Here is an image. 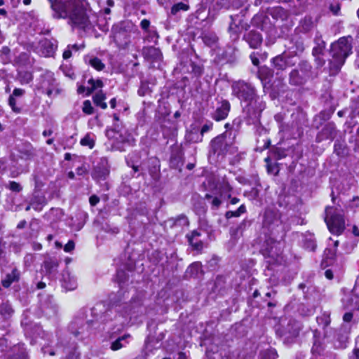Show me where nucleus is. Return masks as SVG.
Listing matches in <instances>:
<instances>
[{
  "instance_id": "1",
  "label": "nucleus",
  "mask_w": 359,
  "mask_h": 359,
  "mask_svg": "<svg viewBox=\"0 0 359 359\" xmlns=\"http://www.w3.org/2000/svg\"><path fill=\"white\" fill-rule=\"evenodd\" d=\"M55 18H68L74 27L90 29L100 26L98 15L86 0H48Z\"/></svg>"
},
{
  "instance_id": "2",
  "label": "nucleus",
  "mask_w": 359,
  "mask_h": 359,
  "mask_svg": "<svg viewBox=\"0 0 359 359\" xmlns=\"http://www.w3.org/2000/svg\"><path fill=\"white\" fill-rule=\"evenodd\" d=\"M232 94L241 102L244 119L248 125H252L257 133L261 134L265 129L261 125L260 117L265 109V103L257 95L255 87L250 83L238 81L232 84Z\"/></svg>"
},
{
  "instance_id": "3",
  "label": "nucleus",
  "mask_w": 359,
  "mask_h": 359,
  "mask_svg": "<svg viewBox=\"0 0 359 359\" xmlns=\"http://www.w3.org/2000/svg\"><path fill=\"white\" fill-rule=\"evenodd\" d=\"M352 41L351 36L341 37L338 41L332 43L330 61V69L335 72L339 71L344 65L346 59L352 53Z\"/></svg>"
},
{
  "instance_id": "4",
  "label": "nucleus",
  "mask_w": 359,
  "mask_h": 359,
  "mask_svg": "<svg viewBox=\"0 0 359 359\" xmlns=\"http://www.w3.org/2000/svg\"><path fill=\"white\" fill-rule=\"evenodd\" d=\"M232 187L229 183L222 179L217 181L214 187L205 195V199L211 205L212 209H218L222 204L223 201L227 198H230V203L235 205L240 201L236 197L231 198V192Z\"/></svg>"
},
{
  "instance_id": "5",
  "label": "nucleus",
  "mask_w": 359,
  "mask_h": 359,
  "mask_svg": "<svg viewBox=\"0 0 359 359\" xmlns=\"http://www.w3.org/2000/svg\"><path fill=\"white\" fill-rule=\"evenodd\" d=\"M312 76V67L311 64L302 60L297 68L292 69L289 75V82L293 86L304 85Z\"/></svg>"
},
{
  "instance_id": "6",
  "label": "nucleus",
  "mask_w": 359,
  "mask_h": 359,
  "mask_svg": "<svg viewBox=\"0 0 359 359\" xmlns=\"http://www.w3.org/2000/svg\"><path fill=\"white\" fill-rule=\"evenodd\" d=\"M325 215V221L330 231L337 235L341 233L345 229L343 215L331 207L326 208Z\"/></svg>"
},
{
  "instance_id": "7",
  "label": "nucleus",
  "mask_w": 359,
  "mask_h": 359,
  "mask_svg": "<svg viewBox=\"0 0 359 359\" xmlns=\"http://www.w3.org/2000/svg\"><path fill=\"white\" fill-rule=\"evenodd\" d=\"M280 243L276 242L271 236H265L263 243L260 246V252L264 257L269 264H273L278 262L281 250Z\"/></svg>"
},
{
  "instance_id": "8",
  "label": "nucleus",
  "mask_w": 359,
  "mask_h": 359,
  "mask_svg": "<svg viewBox=\"0 0 359 359\" xmlns=\"http://www.w3.org/2000/svg\"><path fill=\"white\" fill-rule=\"evenodd\" d=\"M93 321L86 320L83 316L74 318L69 325V332L78 340L89 337Z\"/></svg>"
},
{
  "instance_id": "9",
  "label": "nucleus",
  "mask_w": 359,
  "mask_h": 359,
  "mask_svg": "<svg viewBox=\"0 0 359 359\" xmlns=\"http://www.w3.org/2000/svg\"><path fill=\"white\" fill-rule=\"evenodd\" d=\"M38 88L48 97L57 95L62 92L54 77V74L51 72H46L41 75Z\"/></svg>"
},
{
  "instance_id": "10",
  "label": "nucleus",
  "mask_w": 359,
  "mask_h": 359,
  "mask_svg": "<svg viewBox=\"0 0 359 359\" xmlns=\"http://www.w3.org/2000/svg\"><path fill=\"white\" fill-rule=\"evenodd\" d=\"M344 309L351 311L359 310V286H355L351 290H343L341 299Z\"/></svg>"
},
{
  "instance_id": "11",
  "label": "nucleus",
  "mask_w": 359,
  "mask_h": 359,
  "mask_svg": "<svg viewBox=\"0 0 359 359\" xmlns=\"http://www.w3.org/2000/svg\"><path fill=\"white\" fill-rule=\"evenodd\" d=\"M231 146L230 138L226 134H222L214 138L211 142V149L217 156H223L229 151Z\"/></svg>"
},
{
  "instance_id": "12",
  "label": "nucleus",
  "mask_w": 359,
  "mask_h": 359,
  "mask_svg": "<svg viewBox=\"0 0 359 359\" xmlns=\"http://www.w3.org/2000/svg\"><path fill=\"white\" fill-rule=\"evenodd\" d=\"M39 309L41 312L48 317L55 315L57 306L53 302V297L47 294H39Z\"/></svg>"
},
{
  "instance_id": "13",
  "label": "nucleus",
  "mask_w": 359,
  "mask_h": 359,
  "mask_svg": "<svg viewBox=\"0 0 359 359\" xmlns=\"http://www.w3.org/2000/svg\"><path fill=\"white\" fill-rule=\"evenodd\" d=\"M280 214L278 211L266 210L264 215L263 227L273 231L281 225Z\"/></svg>"
},
{
  "instance_id": "14",
  "label": "nucleus",
  "mask_w": 359,
  "mask_h": 359,
  "mask_svg": "<svg viewBox=\"0 0 359 359\" xmlns=\"http://www.w3.org/2000/svg\"><path fill=\"white\" fill-rule=\"evenodd\" d=\"M57 47V41L55 39H43L39 43L36 52L43 57H52Z\"/></svg>"
},
{
  "instance_id": "15",
  "label": "nucleus",
  "mask_w": 359,
  "mask_h": 359,
  "mask_svg": "<svg viewBox=\"0 0 359 359\" xmlns=\"http://www.w3.org/2000/svg\"><path fill=\"white\" fill-rule=\"evenodd\" d=\"M300 330V326L299 323L297 321H290L287 324V326L283 330L277 328L276 332V334L280 337H284L285 340L288 341L293 340L294 338L297 337L299 335Z\"/></svg>"
},
{
  "instance_id": "16",
  "label": "nucleus",
  "mask_w": 359,
  "mask_h": 359,
  "mask_svg": "<svg viewBox=\"0 0 359 359\" xmlns=\"http://www.w3.org/2000/svg\"><path fill=\"white\" fill-rule=\"evenodd\" d=\"M109 173L108 161L102 158L95 166L92 172V177L97 181L104 180Z\"/></svg>"
},
{
  "instance_id": "17",
  "label": "nucleus",
  "mask_w": 359,
  "mask_h": 359,
  "mask_svg": "<svg viewBox=\"0 0 359 359\" xmlns=\"http://www.w3.org/2000/svg\"><path fill=\"white\" fill-rule=\"evenodd\" d=\"M230 109L231 104L229 102L224 100L218 103V106L212 114V118L217 121L224 120L227 117Z\"/></svg>"
},
{
  "instance_id": "18",
  "label": "nucleus",
  "mask_w": 359,
  "mask_h": 359,
  "mask_svg": "<svg viewBox=\"0 0 359 359\" xmlns=\"http://www.w3.org/2000/svg\"><path fill=\"white\" fill-rule=\"evenodd\" d=\"M243 39L248 43L249 46L251 48H258L263 41V38L260 32L255 30H251L247 32L244 36Z\"/></svg>"
},
{
  "instance_id": "19",
  "label": "nucleus",
  "mask_w": 359,
  "mask_h": 359,
  "mask_svg": "<svg viewBox=\"0 0 359 359\" xmlns=\"http://www.w3.org/2000/svg\"><path fill=\"white\" fill-rule=\"evenodd\" d=\"M316 26V23L311 16H305L302 19L298 26L295 28V32L297 34H309L314 27Z\"/></svg>"
},
{
  "instance_id": "20",
  "label": "nucleus",
  "mask_w": 359,
  "mask_h": 359,
  "mask_svg": "<svg viewBox=\"0 0 359 359\" xmlns=\"http://www.w3.org/2000/svg\"><path fill=\"white\" fill-rule=\"evenodd\" d=\"M201 232L199 230H194L190 234L187 235L189 245L194 250L201 251L203 248V242L200 239Z\"/></svg>"
},
{
  "instance_id": "21",
  "label": "nucleus",
  "mask_w": 359,
  "mask_h": 359,
  "mask_svg": "<svg viewBox=\"0 0 359 359\" xmlns=\"http://www.w3.org/2000/svg\"><path fill=\"white\" fill-rule=\"evenodd\" d=\"M142 54L145 58L152 62H159L163 57L160 49L154 46L144 47Z\"/></svg>"
},
{
  "instance_id": "22",
  "label": "nucleus",
  "mask_w": 359,
  "mask_h": 359,
  "mask_svg": "<svg viewBox=\"0 0 359 359\" xmlns=\"http://www.w3.org/2000/svg\"><path fill=\"white\" fill-rule=\"evenodd\" d=\"M62 285L67 290H73L77 287L76 278L68 270H65L62 274Z\"/></svg>"
},
{
  "instance_id": "23",
  "label": "nucleus",
  "mask_w": 359,
  "mask_h": 359,
  "mask_svg": "<svg viewBox=\"0 0 359 359\" xmlns=\"http://www.w3.org/2000/svg\"><path fill=\"white\" fill-rule=\"evenodd\" d=\"M212 128V124H204L200 131V133L198 131H191L188 135L187 139L189 142H199L203 140V136L204 133L208 132Z\"/></svg>"
},
{
  "instance_id": "24",
  "label": "nucleus",
  "mask_w": 359,
  "mask_h": 359,
  "mask_svg": "<svg viewBox=\"0 0 359 359\" xmlns=\"http://www.w3.org/2000/svg\"><path fill=\"white\" fill-rule=\"evenodd\" d=\"M288 49L290 51L291 55H298L302 53L304 50V44L301 39H292L290 42Z\"/></svg>"
},
{
  "instance_id": "25",
  "label": "nucleus",
  "mask_w": 359,
  "mask_h": 359,
  "mask_svg": "<svg viewBox=\"0 0 359 359\" xmlns=\"http://www.w3.org/2000/svg\"><path fill=\"white\" fill-rule=\"evenodd\" d=\"M20 272L16 268H14L11 273H8L4 279L2 280V285L4 287H8L13 283L19 280Z\"/></svg>"
},
{
  "instance_id": "26",
  "label": "nucleus",
  "mask_w": 359,
  "mask_h": 359,
  "mask_svg": "<svg viewBox=\"0 0 359 359\" xmlns=\"http://www.w3.org/2000/svg\"><path fill=\"white\" fill-rule=\"evenodd\" d=\"M186 276L189 278L198 277L202 273V265L200 262H194L186 270Z\"/></svg>"
},
{
  "instance_id": "27",
  "label": "nucleus",
  "mask_w": 359,
  "mask_h": 359,
  "mask_svg": "<svg viewBox=\"0 0 359 359\" xmlns=\"http://www.w3.org/2000/svg\"><path fill=\"white\" fill-rule=\"evenodd\" d=\"M271 62L273 67L277 70L283 71L288 66L287 61L283 54L278 55L272 58Z\"/></svg>"
},
{
  "instance_id": "28",
  "label": "nucleus",
  "mask_w": 359,
  "mask_h": 359,
  "mask_svg": "<svg viewBox=\"0 0 359 359\" xmlns=\"http://www.w3.org/2000/svg\"><path fill=\"white\" fill-rule=\"evenodd\" d=\"M141 306L142 300L140 299H133L130 304L125 303L123 305V308L125 309L124 313L127 315L135 313L136 312L135 309L138 310Z\"/></svg>"
},
{
  "instance_id": "29",
  "label": "nucleus",
  "mask_w": 359,
  "mask_h": 359,
  "mask_svg": "<svg viewBox=\"0 0 359 359\" xmlns=\"http://www.w3.org/2000/svg\"><path fill=\"white\" fill-rule=\"evenodd\" d=\"M59 263L55 258H48L43 262V268L50 274L56 272Z\"/></svg>"
},
{
  "instance_id": "30",
  "label": "nucleus",
  "mask_w": 359,
  "mask_h": 359,
  "mask_svg": "<svg viewBox=\"0 0 359 359\" xmlns=\"http://www.w3.org/2000/svg\"><path fill=\"white\" fill-rule=\"evenodd\" d=\"M130 335L129 334H124L122 337H118L114 341H113L111 344V349L112 351H118L121 348L126 346L128 344L127 339L130 338Z\"/></svg>"
},
{
  "instance_id": "31",
  "label": "nucleus",
  "mask_w": 359,
  "mask_h": 359,
  "mask_svg": "<svg viewBox=\"0 0 359 359\" xmlns=\"http://www.w3.org/2000/svg\"><path fill=\"white\" fill-rule=\"evenodd\" d=\"M105 100L106 95L102 90L97 92L93 97L94 104L102 109H105L107 107V104L104 102Z\"/></svg>"
},
{
  "instance_id": "32",
  "label": "nucleus",
  "mask_w": 359,
  "mask_h": 359,
  "mask_svg": "<svg viewBox=\"0 0 359 359\" xmlns=\"http://www.w3.org/2000/svg\"><path fill=\"white\" fill-rule=\"evenodd\" d=\"M14 313L11 304L8 302L0 305V315L5 319L9 318Z\"/></svg>"
},
{
  "instance_id": "33",
  "label": "nucleus",
  "mask_w": 359,
  "mask_h": 359,
  "mask_svg": "<svg viewBox=\"0 0 359 359\" xmlns=\"http://www.w3.org/2000/svg\"><path fill=\"white\" fill-rule=\"evenodd\" d=\"M13 351L15 353L8 358V359H27L25 349L23 345L15 346Z\"/></svg>"
},
{
  "instance_id": "34",
  "label": "nucleus",
  "mask_w": 359,
  "mask_h": 359,
  "mask_svg": "<svg viewBox=\"0 0 359 359\" xmlns=\"http://www.w3.org/2000/svg\"><path fill=\"white\" fill-rule=\"evenodd\" d=\"M189 9V6L183 2H180L174 4L170 9V14L177 15L180 11H187Z\"/></svg>"
},
{
  "instance_id": "35",
  "label": "nucleus",
  "mask_w": 359,
  "mask_h": 359,
  "mask_svg": "<svg viewBox=\"0 0 359 359\" xmlns=\"http://www.w3.org/2000/svg\"><path fill=\"white\" fill-rule=\"evenodd\" d=\"M90 87L87 88V95H89L93 93V90L102 88L103 86V82L100 79H90L88 81Z\"/></svg>"
},
{
  "instance_id": "36",
  "label": "nucleus",
  "mask_w": 359,
  "mask_h": 359,
  "mask_svg": "<svg viewBox=\"0 0 359 359\" xmlns=\"http://www.w3.org/2000/svg\"><path fill=\"white\" fill-rule=\"evenodd\" d=\"M88 64L97 71H102L104 69L105 65L97 57H91L88 61Z\"/></svg>"
},
{
  "instance_id": "37",
  "label": "nucleus",
  "mask_w": 359,
  "mask_h": 359,
  "mask_svg": "<svg viewBox=\"0 0 359 359\" xmlns=\"http://www.w3.org/2000/svg\"><path fill=\"white\" fill-rule=\"evenodd\" d=\"M120 141L123 143L127 144L130 146H133L135 144V139L133 137V135L128 132H125L124 133H121V132L118 133Z\"/></svg>"
},
{
  "instance_id": "38",
  "label": "nucleus",
  "mask_w": 359,
  "mask_h": 359,
  "mask_svg": "<svg viewBox=\"0 0 359 359\" xmlns=\"http://www.w3.org/2000/svg\"><path fill=\"white\" fill-rule=\"evenodd\" d=\"M246 212V208L245 205H241L235 211H227L225 213V217L226 219H230L231 217H238L242 214Z\"/></svg>"
},
{
  "instance_id": "39",
  "label": "nucleus",
  "mask_w": 359,
  "mask_h": 359,
  "mask_svg": "<svg viewBox=\"0 0 359 359\" xmlns=\"http://www.w3.org/2000/svg\"><path fill=\"white\" fill-rule=\"evenodd\" d=\"M316 46L312 50V54L314 56H318L323 54L325 48V43L321 39H316Z\"/></svg>"
},
{
  "instance_id": "40",
  "label": "nucleus",
  "mask_w": 359,
  "mask_h": 359,
  "mask_svg": "<svg viewBox=\"0 0 359 359\" xmlns=\"http://www.w3.org/2000/svg\"><path fill=\"white\" fill-rule=\"evenodd\" d=\"M317 323L323 328L327 327L330 323V316L327 313H323L320 316L317 317Z\"/></svg>"
},
{
  "instance_id": "41",
  "label": "nucleus",
  "mask_w": 359,
  "mask_h": 359,
  "mask_svg": "<svg viewBox=\"0 0 359 359\" xmlns=\"http://www.w3.org/2000/svg\"><path fill=\"white\" fill-rule=\"evenodd\" d=\"M149 26H150V21L147 19H143L140 22L141 28L143 30H144L145 32H148V34H149V36L151 37L158 38V34L156 31L151 32V31L149 30Z\"/></svg>"
},
{
  "instance_id": "42",
  "label": "nucleus",
  "mask_w": 359,
  "mask_h": 359,
  "mask_svg": "<svg viewBox=\"0 0 359 359\" xmlns=\"http://www.w3.org/2000/svg\"><path fill=\"white\" fill-rule=\"evenodd\" d=\"M213 6L217 10L229 9L231 6V0H215Z\"/></svg>"
},
{
  "instance_id": "43",
  "label": "nucleus",
  "mask_w": 359,
  "mask_h": 359,
  "mask_svg": "<svg viewBox=\"0 0 359 359\" xmlns=\"http://www.w3.org/2000/svg\"><path fill=\"white\" fill-rule=\"evenodd\" d=\"M82 146L88 147L92 149L95 145V141L92 135L89 133L86 134L80 141Z\"/></svg>"
},
{
  "instance_id": "44",
  "label": "nucleus",
  "mask_w": 359,
  "mask_h": 359,
  "mask_svg": "<svg viewBox=\"0 0 359 359\" xmlns=\"http://www.w3.org/2000/svg\"><path fill=\"white\" fill-rule=\"evenodd\" d=\"M175 226H185L189 225V219L184 215H180L175 219Z\"/></svg>"
},
{
  "instance_id": "45",
  "label": "nucleus",
  "mask_w": 359,
  "mask_h": 359,
  "mask_svg": "<svg viewBox=\"0 0 359 359\" xmlns=\"http://www.w3.org/2000/svg\"><path fill=\"white\" fill-rule=\"evenodd\" d=\"M140 96H144L151 93L149 83L147 82H142L141 86L137 91Z\"/></svg>"
},
{
  "instance_id": "46",
  "label": "nucleus",
  "mask_w": 359,
  "mask_h": 359,
  "mask_svg": "<svg viewBox=\"0 0 359 359\" xmlns=\"http://www.w3.org/2000/svg\"><path fill=\"white\" fill-rule=\"evenodd\" d=\"M330 11L334 15H339L340 13L341 6L339 2L334 1L329 5Z\"/></svg>"
},
{
  "instance_id": "47",
  "label": "nucleus",
  "mask_w": 359,
  "mask_h": 359,
  "mask_svg": "<svg viewBox=\"0 0 359 359\" xmlns=\"http://www.w3.org/2000/svg\"><path fill=\"white\" fill-rule=\"evenodd\" d=\"M83 112L90 115L93 114L94 112V109L91 104V102L90 100H85L83 103V107H82Z\"/></svg>"
},
{
  "instance_id": "48",
  "label": "nucleus",
  "mask_w": 359,
  "mask_h": 359,
  "mask_svg": "<svg viewBox=\"0 0 359 359\" xmlns=\"http://www.w3.org/2000/svg\"><path fill=\"white\" fill-rule=\"evenodd\" d=\"M204 43L208 46H211L217 41V37L215 34H205L203 37Z\"/></svg>"
},
{
  "instance_id": "49",
  "label": "nucleus",
  "mask_w": 359,
  "mask_h": 359,
  "mask_svg": "<svg viewBox=\"0 0 359 359\" xmlns=\"http://www.w3.org/2000/svg\"><path fill=\"white\" fill-rule=\"evenodd\" d=\"M8 104L11 107L13 111H14L15 113H17V114L20 113L21 108L18 107L16 106V100L13 97V95H10V97L8 98Z\"/></svg>"
},
{
  "instance_id": "50",
  "label": "nucleus",
  "mask_w": 359,
  "mask_h": 359,
  "mask_svg": "<svg viewBox=\"0 0 359 359\" xmlns=\"http://www.w3.org/2000/svg\"><path fill=\"white\" fill-rule=\"evenodd\" d=\"M126 161H127L128 165L133 168L134 172H137L140 170L139 165L137 164V162L133 160L132 156H129L128 158H127Z\"/></svg>"
},
{
  "instance_id": "51",
  "label": "nucleus",
  "mask_w": 359,
  "mask_h": 359,
  "mask_svg": "<svg viewBox=\"0 0 359 359\" xmlns=\"http://www.w3.org/2000/svg\"><path fill=\"white\" fill-rule=\"evenodd\" d=\"M113 119L116 123H114L113 125V129L111 130V132H114L115 133H119L121 130V127L118 123V122L119 121V117L118 114H114Z\"/></svg>"
},
{
  "instance_id": "52",
  "label": "nucleus",
  "mask_w": 359,
  "mask_h": 359,
  "mask_svg": "<svg viewBox=\"0 0 359 359\" xmlns=\"http://www.w3.org/2000/svg\"><path fill=\"white\" fill-rule=\"evenodd\" d=\"M230 234L231 238L236 240L240 238L243 235V232H241V230L238 229V226L231 227L230 229Z\"/></svg>"
},
{
  "instance_id": "53",
  "label": "nucleus",
  "mask_w": 359,
  "mask_h": 359,
  "mask_svg": "<svg viewBox=\"0 0 359 359\" xmlns=\"http://www.w3.org/2000/svg\"><path fill=\"white\" fill-rule=\"evenodd\" d=\"M116 280L120 285L124 283L127 280V275L126 272L122 270L117 271Z\"/></svg>"
},
{
  "instance_id": "54",
  "label": "nucleus",
  "mask_w": 359,
  "mask_h": 359,
  "mask_svg": "<svg viewBox=\"0 0 359 359\" xmlns=\"http://www.w3.org/2000/svg\"><path fill=\"white\" fill-rule=\"evenodd\" d=\"M8 188L11 191H15V192H20L22 189V187H21V185L19 183L14 182V181H11L9 182Z\"/></svg>"
},
{
  "instance_id": "55",
  "label": "nucleus",
  "mask_w": 359,
  "mask_h": 359,
  "mask_svg": "<svg viewBox=\"0 0 359 359\" xmlns=\"http://www.w3.org/2000/svg\"><path fill=\"white\" fill-rule=\"evenodd\" d=\"M251 224V222L248 219H243L238 225V229L241 230V232H243L248 227H249Z\"/></svg>"
},
{
  "instance_id": "56",
  "label": "nucleus",
  "mask_w": 359,
  "mask_h": 359,
  "mask_svg": "<svg viewBox=\"0 0 359 359\" xmlns=\"http://www.w3.org/2000/svg\"><path fill=\"white\" fill-rule=\"evenodd\" d=\"M75 247V244L73 241H69L68 243L65 245L64 250L66 252H72Z\"/></svg>"
},
{
  "instance_id": "57",
  "label": "nucleus",
  "mask_w": 359,
  "mask_h": 359,
  "mask_svg": "<svg viewBox=\"0 0 359 359\" xmlns=\"http://www.w3.org/2000/svg\"><path fill=\"white\" fill-rule=\"evenodd\" d=\"M72 348L74 349L73 352L69 351V350L67 351L69 353L67 356V359H78L79 353L76 352V348L74 345H73Z\"/></svg>"
},
{
  "instance_id": "58",
  "label": "nucleus",
  "mask_w": 359,
  "mask_h": 359,
  "mask_svg": "<svg viewBox=\"0 0 359 359\" xmlns=\"http://www.w3.org/2000/svg\"><path fill=\"white\" fill-rule=\"evenodd\" d=\"M325 254L327 258L334 259L336 255V250L326 249L325 251Z\"/></svg>"
},
{
  "instance_id": "59",
  "label": "nucleus",
  "mask_w": 359,
  "mask_h": 359,
  "mask_svg": "<svg viewBox=\"0 0 359 359\" xmlns=\"http://www.w3.org/2000/svg\"><path fill=\"white\" fill-rule=\"evenodd\" d=\"M25 90H23L22 88H15L13 90L11 95H13L14 97H21L25 94Z\"/></svg>"
},
{
  "instance_id": "60",
  "label": "nucleus",
  "mask_w": 359,
  "mask_h": 359,
  "mask_svg": "<svg viewBox=\"0 0 359 359\" xmlns=\"http://www.w3.org/2000/svg\"><path fill=\"white\" fill-rule=\"evenodd\" d=\"M100 201V198L98 196H95V195H93L90 197L89 198V202H90V204L92 205V206H95Z\"/></svg>"
},
{
  "instance_id": "61",
  "label": "nucleus",
  "mask_w": 359,
  "mask_h": 359,
  "mask_svg": "<svg viewBox=\"0 0 359 359\" xmlns=\"http://www.w3.org/2000/svg\"><path fill=\"white\" fill-rule=\"evenodd\" d=\"M250 59H251L252 63L255 66H258V65H259V59L257 57L255 53H251V54H250Z\"/></svg>"
},
{
  "instance_id": "62",
  "label": "nucleus",
  "mask_w": 359,
  "mask_h": 359,
  "mask_svg": "<svg viewBox=\"0 0 359 359\" xmlns=\"http://www.w3.org/2000/svg\"><path fill=\"white\" fill-rule=\"evenodd\" d=\"M353 319V313L351 312H346L344 316L343 320L346 323H349Z\"/></svg>"
},
{
  "instance_id": "63",
  "label": "nucleus",
  "mask_w": 359,
  "mask_h": 359,
  "mask_svg": "<svg viewBox=\"0 0 359 359\" xmlns=\"http://www.w3.org/2000/svg\"><path fill=\"white\" fill-rule=\"evenodd\" d=\"M72 56V51L70 50V46H69L67 49H66L64 53H63V55H62V57L65 60H67L69 58H70Z\"/></svg>"
},
{
  "instance_id": "64",
  "label": "nucleus",
  "mask_w": 359,
  "mask_h": 359,
  "mask_svg": "<svg viewBox=\"0 0 359 359\" xmlns=\"http://www.w3.org/2000/svg\"><path fill=\"white\" fill-rule=\"evenodd\" d=\"M350 359H359V348H355L353 351V355Z\"/></svg>"
}]
</instances>
